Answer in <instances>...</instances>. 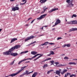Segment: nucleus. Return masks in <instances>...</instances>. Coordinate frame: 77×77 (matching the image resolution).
<instances>
[{
    "mask_svg": "<svg viewBox=\"0 0 77 77\" xmlns=\"http://www.w3.org/2000/svg\"><path fill=\"white\" fill-rule=\"evenodd\" d=\"M66 24H77V21L76 20H73V21H71L69 22H67Z\"/></svg>",
    "mask_w": 77,
    "mask_h": 77,
    "instance_id": "nucleus-3",
    "label": "nucleus"
},
{
    "mask_svg": "<svg viewBox=\"0 0 77 77\" xmlns=\"http://www.w3.org/2000/svg\"><path fill=\"white\" fill-rule=\"evenodd\" d=\"M56 49H57L56 48H54V49H53V50H56Z\"/></svg>",
    "mask_w": 77,
    "mask_h": 77,
    "instance_id": "nucleus-54",
    "label": "nucleus"
},
{
    "mask_svg": "<svg viewBox=\"0 0 77 77\" xmlns=\"http://www.w3.org/2000/svg\"><path fill=\"white\" fill-rule=\"evenodd\" d=\"M44 28V27H42V28H40V29H42V30H43V28Z\"/></svg>",
    "mask_w": 77,
    "mask_h": 77,
    "instance_id": "nucleus-51",
    "label": "nucleus"
},
{
    "mask_svg": "<svg viewBox=\"0 0 77 77\" xmlns=\"http://www.w3.org/2000/svg\"><path fill=\"white\" fill-rule=\"evenodd\" d=\"M22 76H23V75H20V77H22Z\"/></svg>",
    "mask_w": 77,
    "mask_h": 77,
    "instance_id": "nucleus-63",
    "label": "nucleus"
},
{
    "mask_svg": "<svg viewBox=\"0 0 77 77\" xmlns=\"http://www.w3.org/2000/svg\"><path fill=\"white\" fill-rule=\"evenodd\" d=\"M70 45H71L70 44H65V45H63L62 47L64 48V47H65L66 46L68 47H70Z\"/></svg>",
    "mask_w": 77,
    "mask_h": 77,
    "instance_id": "nucleus-15",
    "label": "nucleus"
},
{
    "mask_svg": "<svg viewBox=\"0 0 77 77\" xmlns=\"http://www.w3.org/2000/svg\"><path fill=\"white\" fill-rule=\"evenodd\" d=\"M2 30V29H0V32H1Z\"/></svg>",
    "mask_w": 77,
    "mask_h": 77,
    "instance_id": "nucleus-55",
    "label": "nucleus"
},
{
    "mask_svg": "<svg viewBox=\"0 0 77 77\" xmlns=\"http://www.w3.org/2000/svg\"><path fill=\"white\" fill-rule=\"evenodd\" d=\"M48 26L45 25V26H43V27H48Z\"/></svg>",
    "mask_w": 77,
    "mask_h": 77,
    "instance_id": "nucleus-45",
    "label": "nucleus"
},
{
    "mask_svg": "<svg viewBox=\"0 0 77 77\" xmlns=\"http://www.w3.org/2000/svg\"><path fill=\"white\" fill-rule=\"evenodd\" d=\"M32 59H33V58H31L26 59H25V60H32Z\"/></svg>",
    "mask_w": 77,
    "mask_h": 77,
    "instance_id": "nucleus-38",
    "label": "nucleus"
},
{
    "mask_svg": "<svg viewBox=\"0 0 77 77\" xmlns=\"http://www.w3.org/2000/svg\"><path fill=\"white\" fill-rule=\"evenodd\" d=\"M68 71V70H67V69L64 70L63 72H61V74H62V75H63V74H65V73L66 72V71Z\"/></svg>",
    "mask_w": 77,
    "mask_h": 77,
    "instance_id": "nucleus-16",
    "label": "nucleus"
},
{
    "mask_svg": "<svg viewBox=\"0 0 77 77\" xmlns=\"http://www.w3.org/2000/svg\"><path fill=\"white\" fill-rule=\"evenodd\" d=\"M61 69H59V70H56V74L59 75V76H60V74L61 72Z\"/></svg>",
    "mask_w": 77,
    "mask_h": 77,
    "instance_id": "nucleus-10",
    "label": "nucleus"
},
{
    "mask_svg": "<svg viewBox=\"0 0 77 77\" xmlns=\"http://www.w3.org/2000/svg\"><path fill=\"white\" fill-rule=\"evenodd\" d=\"M66 22H67V20H66Z\"/></svg>",
    "mask_w": 77,
    "mask_h": 77,
    "instance_id": "nucleus-58",
    "label": "nucleus"
},
{
    "mask_svg": "<svg viewBox=\"0 0 77 77\" xmlns=\"http://www.w3.org/2000/svg\"><path fill=\"white\" fill-rule=\"evenodd\" d=\"M44 67H48V65L47 64H45L44 65Z\"/></svg>",
    "mask_w": 77,
    "mask_h": 77,
    "instance_id": "nucleus-36",
    "label": "nucleus"
},
{
    "mask_svg": "<svg viewBox=\"0 0 77 77\" xmlns=\"http://www.w3.org/2000/svg\"><path fill=\"white\" fill-rule=\"evenodd\" d=\"M36 41H35L34 42L31 43V44H34V43H36Z\"/></svg>",
    "mask_w": 77,
    "mask_h": 77,
    "instance_id": "nucleus-42",
    "label": "nucleus"
},
{
    "mask_svg": "<svg viewBox=\"0 0 77 77\" xmlns=\"http://www.w3.org/2000/svg\"><path fill=\"white\" fill-rule=\"evenodd\" d=\"M46 7V6L44 7V8H45Z\"/></svg>",
    "mask_w": 77,
    "mask_h": 77,
    "instance_id": "nucleus-64",
    "label": "nucleus"
},
{
    "mask_svg": "<svg viewBox=\"0 0 77 77\" xmlns=\"http://www.w3.org/2000/svg\"><path fill=\"white\" fill-rule=\"evenodd\" d=\"M10 54L11 56H18V53H11Z\"/></svg>",
    "mask_w": 77,
    "mask_h": 77,
    "instance_id": "nucleus-11",
    "label": "nucleus"
},
{
    "mask_svg": "<svg viewBox=\"0 0 77 77\" xmlns=\"http://www.w3.org/2000/svg\"><path fill=\"white\" fill-rule=\"evenodd\" d=\"M46 15H47V14H45L37 18V20H41V19H42V18H44L45 16H46Z\"/></svg>",
    "mask_w": 77,
    "mask_h": 77,
    "instance_id": "nucleus-8",
    "label": "nucleus"
},
{
    "mask_svg": "<svg viewBox=\"0 0 77 77\" xmlns=\"http://www.w3.org/2000/svg\"><path fill=\"white\" fill-rule=\"evenodd\" d=\"M28 66V65L27 66H24L23 67H22L21 68V69L19 70L17 72L15 73H13L11 74L9 76H11V77H14V76H15V75H17V74H18L19 73L21 72V71H23L24 69V68H26L27 66Z\"/></svg>",
    "mask_w": 77,
    "mask_h": 77,
    "instance_id": "nucleus-2",
    "label": "nucleus"
},
{
    "mask_svg": "<svg viewBox=\"0 0 77 77\" xmlns=\"http://www.w3.org/2000/svg\"><path fill=\"white\" fill-rule=\"evenodd\" d=\"M69 65H76V64H77V63H75V62H70L69 63Z\"/></svg>",
    "mask_w": 77,
    "mask_h": 77,
    "instance_id": "nucleus-21",
    "label": "nucleus"
},
{
    "mask_svg": "<svg viewBox=\"0 0 77 77\" xmlns=\"http://www.w3.org/2000/svg\"><path fill=\"white\" fill-rule=\"evenodd\" d=\"M76 30H77V28H72L69 29V32H72V31H75Z\"/></svg>",
    "mask_w": 77,
    "mask_h": 77,
    "instance_id": "nucleus-17",
    "label": "nucleus"
},
{
    "mask_svg": "<svg viewBox=\"0 0 77 77\" xmlns=\"http://www.w3.org/2000/svg\"><path fill=\"white\" fill-rule=\"evenodd\" d=\"M60 48V47H58L57 48H56L57 49V48Z\"/></svg>",
    "mask_w": 77,
    "mask_h": 77,
    "instance_id": "nucleus-56",
    "label": "nucleus"
},
{
    "mask_svg": "<svg viewBox=\"0 0 77 77\" xmlns=\"http://www.w3.org/2000/svg\"><path fill=\"white\" fill-rule=\"evenodd\" d=\"M73 17H77V15H76L75 14H73L72 15V18H73Z\"/></svg>",
    "mask_w": 77,
    "mask_h": 77,
    "instance_id": "nucleus-31",
    "label": "nucleus"
},
{
    "mask_svg": "<svg viewBox=\"0 0 77 77\" xmlns=\"http://www.w3.org/2000/svg\"><path fill=\"white\" fill-rule=\"evenodd\" d=\"M51 55V54H48V55H47V56H50Z\"/></svg>",
    "mask_w": 77,
    "mask_h": 77,
    "instance_id": "nucleus-48",
    "label": "nucleus"
},
{
    "mask_svg": "<svg viewBox=\"0 0 77 77\" xmlns=\"http://www.w3.org/2000/svg\"><path fill=\"white\" fill-rule=\"evenodd\" d=\"M43 56V54H42L41 55H40L38 57H37L36 59H35L34 60H36L37 59H38L39 58H40V57H41L42 56Z\"/></svg>",
    "mask_w": 77,
    "mask_h": 77,
    "instance_id": "nucleus-22",
    "label": "nucleus"
},
{
    "mask_svg": "<svg viewBox=\"0 0 77 77\" xmlns=\"http://www.w3.org/2000/svg\"><path fill=\"white\" fill-rule=\"evenodd\" d=\"M24 60H21V61H20L19 62V63H18V65H20V63H21V62H24Z\"/></svg>",
    "mask_w": 77,
    "mask_h": 77,
    "instance_id": "nucleus-28",
    "label": "nucleus"
},
{
    "mask_svg": "<svg viewBox=\"0 0 77 77\" xmlns=\"http://www.w3.org/2000/svg\"><path fill=\"white\" fill-rule=\"evenodd\" d=\"M48 9V8H44V9H43V11H44V12H45V10H46V9Z\"/></svg>",
    "mask_w": 77,
    "mask_h": 77,
    "instance_id": "nucleus-39",
    "label": "nucleus"
},
{
    "mask_svg": "<svg viewBox=\"0 0 77 77\" xmlns=\"http://www.w3.org/2000/svg\"><path fill=\"white\" fill-rule=\"evenodd\" d=\"M51 58H48V59H47L46 60H44L42 61V62H41V63L42 62H45V61H47L49 60H51Z\"/></svg>",
    "mask_w": 77,
    "mask_h": 77,
    "instance_id": "nucleus-24",
    "label": "nucleus"
},
{
    "mask_svg": "<svg viewBox=\"0 0 77 77\" xmlns=\"http://www.w3.org/2000/svg\"><path fill=\"white\" fill-rule=\"evenodd\" d=\"M19 10V7H18V5H17L14 7L12 9V11H15Z\"/></svg>",
    "mask_w": 77,
    "mask_h": 77,
    "instance_id": "nucleus-5",
    "label": "nucleus"
},
{
    "mask_svg": "<svg viewBox=\"0 0 77 77\" xmlns=\"http://www.w3.org/2000/svg\"><path fill=\"white\" fill-rule=\"evenodd\" d=\"M17 38H12L11 40V43H12V42H14V41H17Z\"/></svg>",
    "mask_w": 77,
    "mask_h": 77,
    "instance_id": "nucleus-18",
    "label": "nucleus"
},
{
    "mask_svg": "<svg viewBox=\"0 0 77 77\" xmlns=\"http://www.w3.org/2000/svg\"><path fill=\"white\" fill-rule=\"evenodd\" d=\"M31 19H32V18L30 17V18H29V19H28V21H29V20H30Z\"/></svg>",
    "mask_w": 77,
    "mask_h": 77,
    "instance_id": "nucleus-43",
    "label": "nucleus"
},
{
    "mask_svg": "<svg viewBox=\"0 0 77 77\" xmlns=\"http://www.w3.org/2000/svg\"><path fill=\"white\" fill-rule=\"evenodd\" d=\"M35 20V19L33 20L30 23V24H32L33 22H34V21Z\"/></svg>",
    "mask_w": 77,
    "mask_h": 77,
    "instance_id": "nucleus-35",
    "label": "nucleus"
},
{
    "mask_svg": "<svg viewBox=\"0 0 77 77\" xmlns=\"http://www.w3.org/2000/svg\"><path fill=\"white\" fill-rule=\"evenodd\" d=\"M67 75H70V77H76V75L74 74H72L71 75V73H67Z\"/></svg>",
    "mask_w": 77,
    "mask_h": 77,
    "instance_id": "nucleus-9",
    "label": "nucleus"
},
{
    "mask_svg": "<svg viewBox=\"0 0 77 77\" xmlns=\"http://www.w3.org/2000/svg\"><path fill=\"white\" fill-rule=\"evenodd\" d=\"M29 62H30L29 61L26 62H25V63H29Z\"/></svg>",
    "mask_w": 77,
    "mask_h": 77,
    "instance_id": "nucleus-53",
    "label": "nucleus"
},
{
    "mask_svg": "<svg viewBox=\"0 0 77 77\" xmlns=\"http://www.w3.org/2000/svg\"><path fill=\"white\" fill-rule=\"evenodd\" d=\"M55 28H54L52 29V30H55Z\"/></svg>",
    "mask_w": 77,
    "mask_h": 77,
    "instance_id": "nucleus-47",
    "label": "nucleus"
},
{
    "mask_svg": "<svg viewBox=\"0 0 77 77\" xmlns=\"http://www.w3.org/2000/svg\"><path fill=\"white\" fill-rule=\"evenodd\" d=\"M68 57H66L64 58V59H68Z\"/></svg>",
    "mask_w": 77,
    "mask_h": 77,
    "instance_id": "nucleus-41",
    "label": "nucleus"
},
{
    "mask_svg": "<svg viewBox=\"0 0 77 77\" xmlns=\"http://www.w3.org/2000/svg\"><path fill=\"white\" fill-rule=\"evenodd\" d=\"M49 44H50V45H53V44H54V43H50Z\"/></svg>",
    "mask_w": 77,
    "mask_h": 77,
    "instance_id": "nucleus-44",
    "label": "nucleus"
},
{
    "mask_svg": "<svg viewBox=\"0 0 77 77\" xmlns=\"http://www.w3.org/2000/svg\"><path fill=\"white\" fill-rule=\"evenodd\" d=\"M47 0H40V2H41V3H45L46 2Z\"/></svg>",
    "mask_w": 77,
    "mask_h": 77,
    "instance_id": "nucleus-25",
    "label": "nucleus"
},
{
    "mask_svg": "<svg viewBox=\"0 0 77 77\" xmlns=\"http://www.w3.org/2000/svg\"><path fill=\"white\" fill-rule=\"evenodd\" d=\"M49 44V42H46L44 43V44H41L40 45H39V46H43V45H48Z\"/></svg>",
    "mask_w": 77,
    "mask_h": 77,
    "instance_id": "nucleus-13",
    "label": "nucleus"
},
{
    "mask_svg": "<svg viewBox=\"0 0 77 77\" xmlns=\"http://www.w3.org/2000/svg\"><path fill=\"white\" fill-rule=\"evenodd\" d=\"M15 60H14L13 62L11 63L10 65H13V64H14V62H15Z\"/></svg>",
    "mask_w": 77,
    "mask_h": 77,
    "instance_id": "nucleus-34",
    "label": "nucleus"
},
{
    "mask_svg": "<svg viewBox=\"0 0 77 77\" xmlns=\"http://www.w3.org/2000/svg\"><path fill=\"white\" fill-rule=\"evenodd\" d=\"M36 33H39V32H36Z\"/></svg>",
    "mask_w": 77,
    "mask_h": 77,
    "instance_id": "nucleus-62",
    "label": "nucleus"
},
{
    "mask_svg": "<svg viewBox=\"0 0 77 77\" xmlns=\"http://www.w3.org/2000/svg\"><path fill=\"white\" fill-rule=\"evenodd\" d=\"M34 38V36H31L30 37H29L27 38H26L25 40V41H28V40H30V39H33Z\"/></svg>",
    "mask_w": 77,
    "mask_h": 77,
    "instance_id": "nucleus-7",
    "label": "nucleus"
},
{
    "mask_svg": "<svg viewBox=\"0 0 77 77\" xmlns=\"http://www.w3.org/2000/svg\"><path fill=\"white\" fill-rule=\"evenodd\" d=\"M40 36H44V35H39Z\"/></svg>",
    "mask_w": 77,
    "mask_h": 77,
    "instance_id": "nucleus-57",
    "label": "nucleus"
},
{
    "mask_svg": "<svg viewBox=\"0 0 77 77\" xmlns=\"http://www.w3.org/2000/svg\"><path fill=\"white\" fill-rule=\"evenodd\" d=\"M56 25H56V23H55V25H53V26H52V27H54V26H56Z\"/></svg>",
    "mask_w": 77,
    "mask_h": 77,
    "instance_id": "nucleus-49",
    "label": "nucleus"
},
{
    "mask_svg": "<svg viewBox=\"0 0 77 77\" xmlns=\"http://www.w3.org/2000/svg\"><path fill=\"white\" fill-rule=\"evenodd\" d=\"M38 74V72H35L32 75V77H35Z\"/></svg>",
    "mask_w": 77,
    "mask_h": 77,
    "instance_id": "nucleus-19",
    "label": "nucleus"
},
{
    "mask_svg": "<svg viewBox=\"0 0 77 77\" xmlns=\"http://www.w3.org/2000/svg\"><path fill=\"white\" fill-rule=\"evenodd\" d=\"M28 52H29V51H23L21 52L20 54H24V53H28Z\"/></svg>",
    "mask_w": 77,
    "mask_h": 77,
    "instance_id": "nucleus-23",
    "label": "nucleus"
},
{
    "mask_svg": "<svg viewBox=\"0 0 77 77\" xmlns=\"http://www.w3.org/2000/svg\"><path fill=\"white\" fill-rule=\"evenodd\" d=\"M72 2H73V0H71L70 2L68 3V5L69 6H67V7H69V8H71L72 7H73L74 6V4H72Z\"/></svg>",
    "mask_w": 77,
    "mask_h": 77,
    "instance_id": "nucleus-4",
    "label": "nucleus"
},
{
    "mask_svg": "<svg viewBox=\"0 0 77 77\" xmlns=\"http://www.w3.org/2000/svg\"><path fill=\"white\" fill-rule=\"evenodd\" d=\"M62 39V38L59 37L57 38V40H59V39Z\"/></svg>",
    "mask_w": 77,
    "mask_h": 77,
    "instance_id": "nucleus-40",
    "label": "nucleus"
},
{
    "mask_svg": "<svg viewBox=\"0 0 77 77\" xmlns=\"http://www.w3.org/2000/svg\"><path fill=\"white\" fill-rule=\"evenodd\" d=\"M54 63L56 64V65H59V63L58 62H56Z\"/></svg>",
    "mask_w": 77,
    "mask_h": 77,
    "instance_id": "nucleus-37",
    "label": "nucleus"
},
{
    "mask_svg": "<svg viewBox=\"0 0 77 77\" xmlns=\"http://www.w3.org/2000/svg\"><path fill=\"white\" fill-rule=\"evenodd\" d=\"M38 53L36 51H32L31 52V54L33 55H35L36 54H37Z\"/></svg>",
    "mask_w": 77,
    "mask_h": 77,
    "instance_id": "nucleus-20",
    "label": "nucleus"
},
{
    "mask_svg": "<svg viewBox=\"0 0 77 77\" xmlns=\"http://www.w3.org/2000/svg\"><path fill=\"white\" fill-rule=\"evenodd\" d=\"M51 63V65H53V63H54V61L53 60V61H50Z\"/></svg>",
    "mask_w": 77,
    "mask_h": 77,
    "instance_id": "nucleus-33",
    "label": "nucleus"
},
{
    "mask_svg": "<svg viewBox=\"0 0 77 77\" xmlns=\"http://www.w3.org/2000/svg\"><path fill=\"white\" fill-rule=\"evenodd\" d=\"M50 54L51 55L52 54V55H53V54H54V52H53V51H50Z\"/></svg>",
    "mask_w": 77,
    "mask_h": 77,
    "instance_id": "nucleus-29",
    "label": "nucleus"
},
{
    "mask_svg": "<svg viewBox=\"0 0 77 77\" xmlns=\"http://www.w3.org/2000/svg\"><path fill=\"white\" fill-rule=\"evenodd\" d=\"M60 23V20H59V19H57L55 22V25H57V24H59Z\"/></svg>",
    "mask_w": 77,
    "mask_h": 77,
    "instance_id": "nucleus-14",
    "label": "nucleus"
},
{
    "mask_svg": "<svg viewBox=\"0 0 77 77\" xmlns=\"http://www.w3.org/2000/svg\"><path fill=\"white\" fill-rule=\"evenodd\" d=\"M26 26H29V25L27 24V25H26Z\"/></svg>",
    "mask_w": 77,
    "mask_h": 77,
    "instance_id": "nucleus-61",
    "label": "nucleus"
},
{
    "mask_svg": "<svg viewBox=\"0 0 77 77\" xmlns=\"http://www.w3.org/2000/svg\"><path fill=\"white\" fill-rule=\"evenodd\" d=\"M53 71V70H50L49 71H48L47 72V74H49V73H50L51 72H52Z\"/></svg>",
    "mask_w": 77,
    "mask_h": 77,
    "instance_id": "nucleus-30",
    "label": "nucleus"
},
{
    "mask_svg": "<svg viewBox=\"0 0 77 77\" xmlns=\"http://www.w3.org/2000/svg\"><path fill=\"white\" fill-rule=\"evenodd\" d=\"M26 2L25 1V2L24 3H20V5H25V4H26Z\"/></svg>",
    "mask_w": 77,
    "mask_h": 77,
    "instance_id": "nucleus-32",
    "label": "nucleus"
},
{
    "mask_svg": "<svg viewBox=\"0 0 77 77\" xmlns=\"http://www.w3.org/2000/svg\"><path fill=\"white\" fill-rule=\"evenodd\" d=\"M33 72V70H32V71L31 72H29V71L27 70H26L25 72H24V73L23 74V75H25V74H26V75H29L30 74H31V73H32Z\"/></svg>",
    "mask_w": 77,
    "mask_h": 77,
    "instance_id": "nucleus-6",
    "label": "nucleus"
},
{
    "mask_svg": "<svg viewBox=\"0 0 77 77\" xmlns=\"http://www.w3.org/2000/svg\"><path fill=\"white\" fill-rule=\"evenodd\" d=\"M58 8H53L50 10L49 11V12L50 13H51V12H53L54 11H56V10H58Z\"/></svg>",
    "mask_w": 77,
    "mask_h": 77,
    "instance_id": "nucleus-12",
    "label": "nucleus"
},
{
    "mask_svg": "<svg viewBox=\"0 0 77 77\" xmlns=\"http://www.w3.org/2000/svg\"><path fill=\"white\" fill-rule=\"evenodd\" d=\"M21 46L20 45H15L14 47H12L8 51H7L6 52H3V55H6V56H7V55H10V54L15 50V49H18V48H20Z\"/></svg>",
    "mask_w": 77,
    "mask_h": 77,
    "instance_id": "nucleus-1",
    "label": "nucleus"
},
{
    "mask_svg": "<svg viewBox=\"0 0 77 77\" xmlns=\"http://www.w3.org/2000/svg\"><path fill=\"white\" fill-rule=\"evenodd\" d=\"M65 64H60L58 65V66L59 67H60V66H65Z\"/></svg>",
    "mask_w": 77,
    "mask_h": 77,
    "instance_id": "nucleus-27",
    "label": "nucleus"
},
{
    "mask_svg": "<svg viewBox=\"0 0 77 77\" xmlns=\"http://www.w3.org/2000/svg\"><path fill=\"white\" fill-rule=\"evenodd\" d=\"M27 0H23L22 1V2H26V1Z\"/></svg>",
    "mask_w": 77,
    "mask_h": 77,
    "instance_id": "nucleus-46",
    "label": "nucleus"
},
{
    "mask_svg": "<svg viewBox=\"0 0 77 77\" xmlns=\"http://www.w3.org/2000/svg\"><path fill=\"white\" fill-rule=\"evenodd\" d=\"M39 55H41V54H36V55L34 56L33 57H32V59H33V58H35V57H36L37 56H39Z\"/></svg>",
    "mask_w": 77,
    "mask_h": 77,
    "instance_id": "nucleus-26",
    "label": "nucleus"
},
{
    "mask_svg": "<svg viewBox=\"0 0 77 77\" xmlns=\"http://www.w3.org/2000/svg\"><path fill=\"white\" fill-rule=\"evenodd\" d=\"M67 69H71L67 68Z\"/></svg>",
    "mask_w": 77,
    "mask_h": 77,
    "instance_id": "nucleus-60",
    "label": "nucleus"
},
{
    "mask_svg": "<svg viewBox=\"0 0 77 77\" xmlns=\"http://www.w3.org/2000/svg\"><path fill=\"white\" fill-rule=\"evenodd\" d=\"M45 12V11H43L41 12V14H43V13H44Z\"/></svg>",
    "mask_w": 77,
    "mask_h": 77,
    "instance_id": "nucleus-50",
    "label": "nucleus"
},
{
    "mask_svg": "<svg viewBox=\"0 0 77 77\" xmlns=\"http://www.w3.org/2000/svg\"><path fill=\"white\" fill-rule=\"evenodd\" d=\"M65 55V54H63L62 56H64Z\"/></svg>",
    "mask_w": 77,
    "mask_h": 77,
    "instance_id": "nucleus-59",
    "label": "nucleus"
},
{
    "mask_svg": "<svg viewBox=\"0 0 77 77\" xmlns=\"http://www.w3.org/2000/svg\"><path fill=\"white\" fill-rule=\"evenodd\" d=\"M15 0H10V1L11 2H14V1H15Z\"/></svg>",
    "mask_w": 77,
    "mask_h": 77,
    "instance_id": "nucleus-52",
    "label": "nucleus"
}]
</instances>
